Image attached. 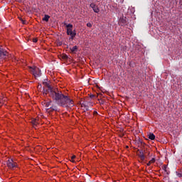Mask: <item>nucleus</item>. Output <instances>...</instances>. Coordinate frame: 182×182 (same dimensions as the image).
<instances>
[{"instance_id":"f257e3e1","label":"nucleus","mask_w":182,"mask_h":182,"mask_svg":"<svg viewBox=\"0 0 182 182\" xmlns=\"http://www.w3.org/2000/svg\"><path fill=\"white\" fill-rule=\"evenodd\" d=\"M43 84L47 87V89L43 88V95H48L55 102L56 105L65 109L75 106L73 100L68 95H63L59 89L50 86L47 82H43Z\"/></svg>"},{"instance_id":"f03ea898","label":"nucleus","mask_w":182,"mask_h":182,"mask_svg":"<svg viewBox=\"0 0 182 182\" xmlns=\"http://www.w3.org/2000/svg\"><path fill=\"white\" fill-rule=\"evenodd\" d=\"M64 25L67 28V35L70 36V40L73 41L75 39V33H73V25L71 23H64Z\"/></svg>"},{"instance_id":"7ed1b4c3","label":"nucleus","mask_w":182,"mask_h":182,"mask_svg":"<svg viewBox=\"0 0 182 182\" xmlns=\"http://www.w3.org/2000/svg\"><path fill=\"white\" fill-rule=\"evenodd\" d=\"M31 73H33V76H35V77H41V76H42V73L39 68L36 67H31Z\"/></svg>"},{"instance_id":"20e7f679","label":"nucleus","mask_w":182,"mask_h":182,"mask_svg":"<svg viewBox=\"0 0 182 182\" xmlns=\"http://www.w3.org/2000/svg\"><path fill=\"white\" fill-rule=\"evenodd\" d=\"M8 51L2 47H0V59H6V58H8Z\"/></svg>"},{"instance_id":"39448f33","label":"nucleus","mask_w":182,"mask_h":182,"mask_svg":"<svg viewBox=\"0 0 182 182\" xmlns=\"http://www.w3.org/2000/svg\"><path fill=\"white\" fill-rule=\"evenodd\" d=\"M6 165L7 167L11 169H14L16 167V163H15L13 159H9L6 162Z\"/></svg>"},{"instance_id":"423d86ee","label":"nucleus","mask_w":182,"mask_h":182,"mask_svg":"<svg viewBox=\"0 0 182 182\" xmlns=\"http://www.w3.org/2000/svg\"><path fill=\"white\" fill-rule=\"evenodd\" d=\"M139 154L138 156L139 157L141 161H144V159H146V156H144V151L143 149H138Z\"/></svg>"},{"instance_id":"0eeeda50","label":"nucleus","mask_w":182,"mask_h":182,"mask_svg":"<svg viewBox=\"0 0 182 182\" xmlns=\"http://www.w3.org/2000/svg\"><path fill=\"white\" fill-rule=\"evenodd\" d=\"M90 8H92V9L94 11V12L95 14H99V12H100V9H99V7L97 6H96V4H91L90 5Z\"/></svg>"},{"instance_id":"6e6552de","label":"nucleus","mask_w":182,"mask_h":182,"mask_svg":"<svg viewBox=\"0 0 182 182\" xmlns=\"http://www.w3.org/2000/svg\"><path fill=\"white\" fill-rule=\"evenodd\" d=\"M48 112H58V106L52 104L49 108H47Z\"/></svg>"},{"instance_id":"1a4fd4ad","label":"nucleus","mask_w":182,"mask_h":182,"mask_svg":"<svg viewBox=\"0 0 182 182\" xmlns=\"http://www.w3.org/2000/svg\"><path fill=\"white\" fill-rule=\"evenodd\" d=\"M119 23L121 24V26H124V25H126V23H127V21L126 20V18H120Z\"/></svg>"},{"instance_id":"9d476101","label":"nucleus","mask_w":182,"mask_h":182,"mask_svg":"<svg viewBox=\"0 0 182 182\" xmlns=\"http://www.w3.org/2000/svg\"><path fill=\"white\" fill-rule=\"evenodd\" d=\"M50 18V16L48 14H45L44 18H43V21H45L46 22H49Z\"/></svg>"},{"instance_id":"9b49d317","label":"nucleus","mask_w":182,"mask_h":182,"mask_svg":"<svg viewBox=\"0 0 182 182\" xmlns=\"http://www.w3.org/2000/svg\"><path fill=\"white\" fill-rule=\"evenodd\" d=\"M70 51L72 53H75V52H77V46H75L73 48H70Z\"/></svg>"},{"instance_id":"f8f14e48","label":"nucleus","mask_w":182,"mask_h":182,"mask_svg":"<svg viewBox=\"0 0 182 182\" xmlns=\"http://www.w3.org/2000/svg\"><path fill=\"white\" fill-rule=\"evenodd\" d=\"M153 163H156V159L154 158H152L151 160H150L149 163L146 164V166H149L153 164Z\"/></svg>"},{"instance_id":"ddd939ff","label":"nucleus","mask_w":182,"mask_h":182,"mask_svg":"<svg viewBox=\"0 0 182 182\" xmlns=\"http://www.w3.org/2000/svg\"><path fill=\"white\" fill-rule=\"evenodd\" d=\"M52 105H53V102L52 100H50L49 102H46V107H47V109H49V107H50Z\"/></svg>"},{"instance_id":"4468645a","label":"nucleus","mask_w":182,"mask_h":182,"mask_svg":"<svg viewBox=\"0 0 182 182\" xmlns=\"http://www.w3.org/2000/svg\"><path fill=\"white\" fill-rule=\"evenodd\" d=\"M149 139L150 140H154V139H156V135H154L153 133H151L149 134Z\"/></svg>"},{"instance_id":"2eb2a0df","label":"nucleus","mask_w":182,"mask_h":182,"mask_svg":"<svg viewBox=\"0 0 182 182\" xmlns=\"http://www.w3.org/2000/svg\"><path fill=\"white\" fill-rule=\"evenodd\" d=\"M82 107H85V110H86L87 112H89V106L85 105H82Z\"/></svg>"},{"instance_id":"dca6fc26","label":"nucleus","mask_w":182,"mask_h":182,"mask_svg":"<svg viewBox=\"0 0 182 182\" xmlns=\"http://www.w3.org/2000/svg\"><path fill=\"white\" fill-rule=\"evenodd\" d=\"M6 97L0 98V103H4V102H6Z\"/></svg>"},{"instance_id":"f3484780","label":"nucleus","mask_w":182,"mask_h":182,"mask_svg":"<svg viewBox=\"0 0 182 182\" xmlns=\"http://www.w3.org/2000/svg\"><path fill=\"white\" fill-rule=\"evenodd\" d=\"M32 123H33V126L35 127L38 124V122H36V119H34L32 121Z\"/></svg>"},{"instance_id":"a211bd4d","label":"nucleus","mask_w":182,"mask_h":182,"mask_svg":"<svg viewBox=\"0 0 182 182\" xmlns=\"http://www.w3.org/2000/svg\"><path fill=\"white\" fill-rule=\"evenodd\" d=\"M74 159H76V156H75V155H73L72 157H71V161L73 162V163H76V161H75V160H73Z\"/></svg>"},{"instance_id":"6ab92c4d","label":"nucleus","mask_w":182,"mask_h":182,"mask_svg":"<svg viewBox=\"0 0 182 182\" xmlns=\"http://www.w3.org/2000/svg\"><path fill=\"white\" fill-rule=\"evenodd\" d=\"M87 26L88 28H92V23H87Z\"/></svg>"},{"instance_id":"aec40b11","label":"nucleus","mask_w":182,"mask_h":182,"mask_svg":"<svg viewBox=\"0 0 182 182\" xmlns=\"http://www.w3.org/2000/svg\"><path fill=\"white\" fill-rule=\"evenodd\" d=\"M33 42L34 43H36V42H38V38H33Z\"/></svg>"},{"instance_id":"412c9836","label":"nucleus","mask_w":182,"mask_h":182,"mask_svg":"<svg viewBox=\"0 0 182 182\" xmlns=\"http://www.w3.org/2000/svg\"><path fill=\"white\" fill-rule=\"evenodd\" d=\"M63 59H68V55H64L63 56Z\"/></svg>"},{"instance_id":"4be33fe9","label":"nucleus","mask_w":182,"mask_h":182,"mask_svg":"<svg viewBox=\"0 0 182 182\" xmlns=\"http://www.w3.org/2000/svg\"><path fill=\"white\" fill-rule=\"evenodd\" d=\"M167 168V166H166V165H164V170L165 171H167L166 169Z\"/></svg>"},{"instance_id":"5701e85b","label":"nucleus","mask_w":182,"mask_h":182,"mask_svg":"<svg viewBox=\"0 0 182 182\" xmlns=\"http://www.w3.org/2000/svg\"><path fill=\"white\" fill-rule=\"evenodd\" d=\"M75 33V37L76 36V30L73 31V34Z\"/></svg>"},{"instance_id":"b1692460","label":"nucleus","mask_w":182,"mask_h":182,"mask_svg":"<svg viewBox=\"0 0 182 182\" xmlns=\"http://www.w3.org/2000/svg\"><path fill=\"white\" fill-rule=\"evenodd\" d=\"M90 99H93V97H95V95H90Z\"/></svg>"},{"instance_id":"393cba45","label":"nucleus","mask_w":182,"mask_h":182,"mask_svg":"<svg viewBox=\"0 0 182 182\" xmlns=\"http://www.w3.org/2000/svg\"><path fill=\"white\" fill-rule=\"evenodd\" d=\"M94 114H97V112L95 111Z\"/></svg>"},{"instance_id":"a878e982","label":"nucleus","mask_w":182,"mask_h":182,"mask_svg":"<svg viewBox=\"0 0 182 182\" xmlns=\"http://www.w3.org/2000/svg\"><path fill=\"white\" fill-rule=\"evenodd\" d=\"M22 23H23V24L26 23L25 21H23V20H22Z\"/></svg>"},{"instance_id":"bb28decb","label":"nucleus","mask_w":182,"mask_h":182,"mask_svg":"<svg viewBox=\"0 0 182 182\" xmlns=\"http://www.w3.org/2000/svg\"><path fill=\"white\" fill-rule=\"evenodd\" d=\"M148 155H149V156L150 155V152L148 153Z\"/></svg>"}]
</instances>
